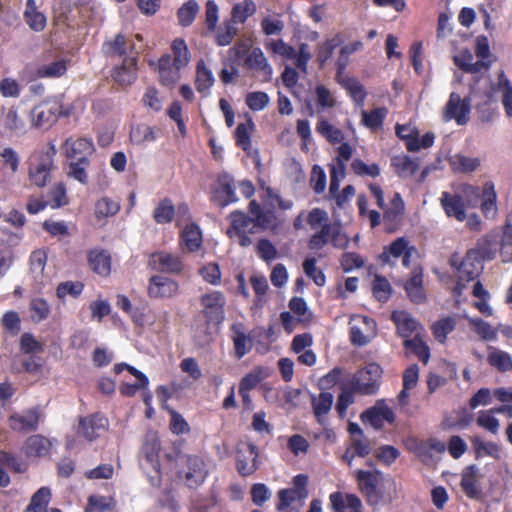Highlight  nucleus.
Returning <instances> with one entry per match:
<instances>
[{
    "label": "nucleus",
    "instance_id": "f257e3e1",
    "mask_svg": "<svg viewBox=\"0 0 512 512\" xmlns=\"http://www.w3.org/2000/svg\"><path fill=\"white\" fill-rule=\"evenodd\" d=\"M450 263L458 270V283L456 286L458 294H461L465 283L476 279L483 269L481 260L477 259V252L475 250H469L461 262H459L457 255H453Z\"/></svg>",
    "mask_w": 512,
    "mask_h": 512
},
{
    "label": "nucleus",
    "instance_id": "f03ea898",
    "mask_svg": "<svg viewBox=\"0 0 512 512\" xmlns=\"http://www.w3.org/2000/svg\"><path fill=\"white\" fill-rule=\"evenodd\" d=\"M320 230L315 232L309 240L310 249H321L328 242H331L337 248H345L349 239L342 233L340 224L325 223Z\"/></svg>",
    "mask_w": 512,
    "mask_h": 512
},
{
    "label": "nucleus",
    "instance_id": "7ed1b4c3",
    "mask_svg": "<svg viewBox=\"0 0 512 512\" xmlns=\"http://www.w3.org/2000/svg\"><path fill=\"white\" fill-rule=\"evenodd\" d=\"M381 374V367L376 363H370L355 373L351 381V387L361 394H374L378 389Z\"/></svg>",
    "mask_w": 512,
    "mask_h": 512
},
{
    "label": "nucleus",
    "instance_id": "20e7f679",
    "mask_svg": "<svg viewBox=\"0 0 512 512\" xmlns=\"http://www.w3.org/2000/svg\"><path fill=\"white\" fill-rule=\"evenodd\" d=\"M62 105L57 101H47L35 106L31 113V125L39 129H48L56 123L59 116L65 115Z\"/></svg>",
    "mask_w": 512,
    "mask_h": 512
},
{
    "label": "nucleus",
    "instance_id": "39448f33",
    "mask_svg": "<svg viewBox=\"0 0 512 512\" xmlns=\"http://www.w3.org/2000/svg\"><path fill=\"white\" fill-rule=\"evenodd\" d=\"M382 473L379 470L366 471L357 470L355 477L359 485V489L367 498V502L370 505H378L382 499L377 486L382 479Z\"/></svg>",
    "mask_w": 512,
    "mask_h": 512
},
{
    "label": "nucleus",
    "instance_id": "423d86ee",
    "mask_svg": "<svg viewBox=\"0 0 512 512\" xmlns=\"http://www.w3.org/2000/svg\"><path fill=\"white\" fill-rule=\"evenodd\" d=\"M470 111V99H462L458 94L452 92L443 109V120L445 122L455 120L458 125H465L469 120Z\"/></svg>",
    "mask_w": 512,
    "mask_h": 512
},
{
    "label": "nucleus",
    "instance_id": "0eeeda50",
    "mask_svg": "<svg viewBox=\"0 0 512 512\" xmlns=\"http://www.w3.org/2000/svg\"><path fill=\"white\" fill-rule=\"evenodd\" d=\"M376 334V323L367 316H353L350 321V338L356 346H365Z\"/></svg>",
    "mask_w": 512,
    "mask_h": 512
},
{
    "label": "nucleus",
    "instance_id": "6e6552de",
    "mask_svg": "<svg viewBox=\"0 0 512 512\" xmlns=\"http://www.w3.org/2000/svg\"><path fill=\"white\" fill-rule=\"evenodd\" d=\"M203 314L209 322L221 324L225 318L224 306L226 303L223 293L212 291L204 294L200 299Z\"/></svg>",
    "mask_w": 512,
    "mask_h": 512
},
{
    "label": "nucleus",
    "instance_id": "1a4fd4ad",
    "mask_svg": "<svg viewBox=\"0 0 512 512\" xmlns=\"http://www.w3.org/2000/svg\"><path fill=\"white\" fill-rule=\"evenodd\" d=\"M182 462L184 468L180 473L184 477L186 484L189 487L201 485L208 474L204 460L199 456H184Z\"/></svg>",
    "mask_w": 512,
    "mask_h": 512
},
{
    "label": "nucleus",
    "instance_id": "9d476101",
    "mask_svg": "<svg viewBox=\"0 0 512 512\" xmlns=\"http://www.w3.org/2000/svg\"><path fill=\"white\" fill-rule=\"evenodd\" d=\"M244 66L248 70H252L262 82H269L272 79L273 68L259 47L248 50L244 59Z\"/></svg>",
    "mask_w": 512,
    "mask_h": 512
},
{
    "label": "nucleus",
    "instance_id": "9b49d317",
    "mask_svg": "<svg viewBox=\"0 0 512 512\" xmlns=\"http://www.w3.org/2000/svg\"><path fill=\"white\" fill-rule=\"evenodd\" d=\"M148 265L153 270L167 274H180L184 269L182 259L178 255L167 251L152 253Z\"/></svg>",
    "mask_w": 512,
    "mask_h": 512
},
{
    "label": "nucleus",
    "instance_id": "f8f14e48",
    "mask_svg": "<svg viewBox=\"0 0 512 512\" xmlns=\"http://www.w3.org/2000/svg\"><path fill=\"white\" fill-rule=\"evenodd\" d=\"M54 168L53 153L40 154L36 162L31 163L29 178L37 187H44L51 180V171Z\"/></svg>",
    "mask_w": 512,
    "mask_h": 512
},
{
    "label": "nucleus",
    "instance_id": "ddd939ff",
    "mask_svg": "<svg viewBox=\"0 0 512 512\" xmlns=\"http://www.w3.org/2000/svg\"><path fill=\"white\" fill-rule=\"evenodd\" d=\"M257 447L252 443H242L236 452L237 470L242 476H249L257 470Z\"/></svg>",
    "mask_w": 512,
    "mask_h": 512
},
{
    "label": "nucleus",
    "instance_id": "4468645a",
    "mask_svg": "<svg viewBox=\"0 0 512 512\" xmlns=\"http://www.w3.org/2000/svg\"><path fill=\"white\" fill-rule=\"evenodd\" d=\"M65 156L70 161H89L95 148L91 140L87 138H68L62 146Z\"/></svg>",
    "mask_w": 512,
    "mask_h": 512
},
{
    "label": "nucleus",
    "instance_id": "2eb2a0df",
    "mask_svg": "<svg viewBox=\"0 0 512 512\" xmlns=\"http://www.w3.org/2000/svg\"><path fill=\"white\" fill-rule=\"evenodd\" d=\"M0 126L7 136H21L27 132L28 125L24 115L20 114L14 107L2 112Z\"/></svg>",
    "mask_w": 512,
    "mask_h": 512
},
{
    "label": "nucleus",
    "instance_id": "dca6fc26",
    "mask_svg": "<svg viewBox=\"0 0 512 512\" xmlns=\"http://www.w3.org/2000/svg\"><path fill=\"white\" fill-rule=\"evenodd\" d=\"M108 420L100 414L80 418L77 434L88 441H93L106 430Z\"/></svg>",
    "mask_w": 512,
    "mask_h": 512
},
{
    "label": "nucleus",
    "instance_id": "f3484780",
    "mask_svg": "<svg viewBox=\"0 0 512 512\" xmlns=\"http://www.w3.org/2000/svg\"><path fill=\"white\" fill-rule=\"evenodd\" d=\"M179 293V284L162 275L152 276L149 280L148 295L152 298H173Z\"/></svg>",
    "mask_w": 512,
    "mask_h": 512
},
{
    "label": "nucleus",
    "instance_id": "a211bd4d",
    "mask_svg": "<svg viewBox=\"0 0 512 512\" xmlns=\"http://www.w3.org/2000/svg\"><path fill=\"white\" fill-rule=\"evenodd\" d=\"M361 419L363 422L370 423L375 429H381L384 421L394 422L395 414L383 400H378L373 407L361 414Z\"/></svg>",
    "mask_w": 512,
    "mask_h": 512
},
{
    "label": "nucleus",
    "instance_id": "6ab92c4d",
    "mask_svg": "<svg viewBox=\"0 0 512 512\" xmlns=\"http://www.w3.org/2000/svg\"><path fill=\"white\" fill-rule=\"evenodd\" d=\"M112 77L122 87L131 85L137 77V57L134 54L125 57L122 64L114 68Z\"/></svg>",
    "mask_w": 512,
    "mask_h": 512
},
{
    "label": "nucleus",
    "instance_id": "aec40b11",
    "mask_svg": "<svg viewBox=\"0 0 512 512\" xmlns=\"http://www.w3.org/2000/svg\"><path fill=\"white\" fill-rule=\"evenodd\" d=\"M181 69L172 62L169 54L163 55L158 62V72L160 83L164 86L173 87L181 78Z\"/></svg>",
    "mask_w": 512,
    "mask_h": 512
},
{
    "label": "nucleus",
    "instance_id": "412c9836",
    "mask_svg": "<svg viewBox=\"0 0 512 512\" xmlns=\"http://www.w3.org/2000/svg\"><path fill=\"white\" fill-rule=\"evenodd\" d=\"M329 501L334 512H362V502L354 494L334 492L330 494Z\"/></svg>",
    "mask_w": 512,
    "mask_h": 512
},
{
    "label": "nucleus",
    "instance_id": "4be33fe9",
    "mask_svg": "<svg viewBox=\"0 0 512 512\" xmlns=\"http://www.w3.org/2000/svg\"><path fill=\"white\" fill-rule=\"evenodd\" d=\"M480 479L481 475L477 466L470 465L463 470L461 487L467 497L478 499L481 496V488L479 486Z\"/></svg>",
    "mask_w": 512,
    "mask_h": 512
},
{
    "label": "nucleus",
    "instance_id": "5701e85b",
    "mask_svg": "<svg viewBox=\"0 0 512 512\" xmlns=\"http://www.w3.org/2000/svg\"><path fill=\"white\" fill-rule=\"evenodd\" d=\"M440 200L447 216L454 217L460 222L466 219L465 206L467 204L462 196L443 192Z\"/></svg>",
    "mask_w": 512,
    "mask_h": 512
},
{
    "label": "nucleus",
    "instance_id": "b1692460",
    "mask_svg": "<svg viewBox=\"0 0 512 512\" xmlns=\"http://www.w3.org/2000/svg\"><path fill=\"white\" fill-rule=\"evenodd\" d=\"M213 199L220 207H225L238 200L235 194L234 181L229 175H223L219 178V186L214 193Z\"/></svg>",
    "mask_w": 512,
    "mask_h": 512
},
{
    "label": "nucleus",
    "instance_id": "393cba45",
    "mask_svg": "<svg viewBox=\"0 0 512 512\" xmlns=\"http://www.w3.org/2000/svg\"><path fill=\"white\" fill-rule=\"evenodd\" d=\"M195 73L196 90L204 96L208 95L216 81L212 69L207 65L204 59H200L196 63Z\"/></svg>",
    "mask_w": 512,
    "mask_h": 512
},
{
    "label": "nucleus",
    "instance_id": "a878e982",
    "mask_svg": "<svg viewBox=\"0 0 512 512\" xmlns=\"http://www.w3.org/2000/svg\"><path fill=\"white\" fill-rule=\"evenodd\" d=\"M231 226L227 230V234L231 239H234L236 234L239 233H258L255 228L254 219L248 217L242 212L235 211L230 214Z\"/></svg>",
    "mask_w": 512,
    "mask_h": 512
},
{
    "label": "nucleus",
    "instance_id": "bb28decb",
    "mask_svg": "<svg viewBox=\"0 0 512 512\" xmlns=\"http://www.w3.org/2000/svg\"><path fill=\"white\" fill-rule=\"evenodd\" d=\"M39 422V412L31 409L23 414H14L9 418L10 427L15 431H34Z\"/></svg>",
    "mask_w": 512,
    "mask_h": 512
},
{
    "label": "nucleus",
    "instance_id": "cd10ccee",
    "mask_svg": "<svg viewBox=\"0 0 512 512\" xmlns=\"http://www.w3.org/2000/svg\"><path fill=\"white\" fill-rule=\"evenodd\" d=\"M51 496V490L48 487H41L32 495L24 512H61L58 508H48Z\"/></svg>",
    "mask_w": 512,
    "mask_h": 512
},
{
    "label": "nucleus",
    "instance_id": "c85d7f7f",
    "mask_svg": "<svg viewBox=\"0 0 512 512\" xmlns=\"http://www.w3.org/2000/svg\"><path fill=\"white\" fill-rule=\"evenodd\" d=\"M231 332L236 356L238 358H242L250 351L252 347L251 339L247 336L243 323H234L231 326Z\"/></svg>",
    "mask_w": 512,
    "mask_h": 512
},
{
    "label": "nucleus",
    "instance_id": "c756f323",
    "mask_svg": "<svg viewBox=\"0 0 512 512\" xmlns=\"http://www.w3.org/2000/svg\"><path fill=\"white\" fill-rule=\"evenodd\" d=\"M492 91L502 93V104L505 113L508 117L512 118V84L504 71L499 72L497 82L492 85Z\"/></svg>",
    "mask_w": 512,
    "mask_h": 512
},
{
    "label": "nucleus",
    "instance_id": "7c9ffc66",
    "mask_svg": "<svg viewBox=\"0 0 512 512\" xmlns=\"http://www.w3.org/2000/svg\"><path fill=\"white\" fill-rule=\"evenodd\" d=\"M105 53L110 57L125 58L134 54L137 57V52H134L133 45H127L125 36L117 34L112 41H107L104 44Z\"/></svg>",
    "mask_w": 512,
    "mask_h": 512
},
{
    "label": "nucleus",
    "instance_id": "2f4dec72",
    "mask_svg": "<svg viewBox=\"0 0 512 512\" xmlns=\"http://www.w3.org/2000/svg\"><path fill=\"white\" fill-rule=\"evenodd\" d=\"M405 290L414 303H422L425 300V292L422 287V269L414 267L410 279L405 284Z\"/></svg>",
    "mask_w": 512,
    "mask_h": 512
},
{
    "label": "nucleus",
    "instance_id": "473e14b6",
    "mask_svg": "<svg viewBox=\"0 0 512 512\" xmlns=\"http://www.w3.org/2000/svg\"><path fill=\"white\" fill-rule=\"evenodd\" d=\"M334 402V397L330 392H322L317 397H312V408L317 421L321 425L326 424V416L330 412Z\"/></svg>",
    "mask_w": 512,
    "mask_h": 512
},
{
    "label": "nucleus",
    "instance_id": "72a5a7b5",
    "mask_svg": "<svg viewBox=\"0 0 512 512\" xmlns=\"http://www.w3.org/2000/svg\"><path fill=\"white\" fill-rule=\"evenodd\" d=\"M24 18L28 26L36 32L46 27V17L38 10L35 0H27Z\"/></svg>",
    "mask_w": 512,
    "mask_h": 512
},
{
    "label": "nucleus",
    "instance_id": "f704fd0d",
    "mask_svg": "<svg viewBox=\"0 0 512 512\" xmlns=\"http://www.w3.org/2000/svg\"><path fill=\"white\" fill-rule=\"evenodd\" d=\"M90 268L101 276L111 272V257L106 251H92L88 257Z\"/></svg>",
    "mask_w": 512,
    "mask_h": 512
},
{
    "label": "nucleus",
    "instance_id": "c9c22d12",
    "mask_svg": "<svg viewBox=\"0 0 512 512\" xmlns=\"http://www.w3.org/2000/svg\"><path fill=\"white\" fill-rule=\"evenodd\" d=\"M50 448L51 442L41 435H33L25 443V451L28 456H45L49 453Z\"/></svg>",
    "mask_w": 512,
    "mask_h": 512
},
{
    "label": "nucleus",
    "instance_id": "e433bc0d",
    "mask_svg": "<svg viewBox=\"0 0 512 512\" xmlns=\"http://www.w3.org/2000/svg\"><path fill=\"white\" fill-rule=\"evenodd\" d=\"M487 360L491 366L495 367L500 372L512 371V357L503 350L490 347Z\"/></svg>",
    "mask_w": 512,
    "mask_h": 512
},
{
    "label": "nucleus",
    "instance_id": "4c0bfd02",
    "mask_svg": "<svg viewBox=\"0 0 512 512\" xmlns=\"http://www.w3.org/2000/svg\"><path fill=\"white\" fill-rule=\"evenodd\" d=\"M391 164L397 175L402 178L411 177L418 169V163L407 155H398L393 157Z\"/></svg>",
    "mask_w": 512,
    "mask_h": 512
},
{
    "label": "nucleus",
    "instance_id": "58836bf2",
    "mask_svg": "<svg viewBox=\"0 0 512 512\" xmlns=\"http://www.w3.org/2000/svg\"><path fill=\"white\" fill-rule=\"evenodd\" d=\"M182 242L190 252L197 251L202 244L200 228L195 224L187 225L181 235Z\"/></svg>",
    "mask_w": 512,
    "mask_h": 512
},
{
    "label": "nucleus",
    "instance_id": "ea45409f",
    "mask_svg": "<svg viewBox=\"0 0 512 512\" xmlns=\"http://www.w3.org/2000/svg\"><path fill=\"white\" fill-rule=\"evenodd\" d=\"M257 7L253 0H244L235 4L231 11L234 23H244L249 17L256 13Z\"/></svg>",
    "mask_w": 512,
    "mask_h": 512
},
{
    "label": "nucleus",
    "instance_id": "a19ab883",
    "mask_svg": "<svg viewBox=\"0 0 512 512\" xmlns=\"http://www.w3.org/2000/svg\"><path fill=\"white\" fill-rule=\"evenodd\" d=\"M388 114V110L385 107H378L368 112L363 110L362 123L369 129L375 131L382 127L383 121Z\"/></svg>",
    "mask_w": 512,
    "mask_h": 512
},
{
    "label": "nucleus",
    "instance_id": "79ce46f5",
    "mask_svg": "<svg viewBox=\"0 0 512 512\" xmlns=\"http://www.w3.org/2000/svg\"><path fill=\"white\" fill-rule=\"evenodd\" d=\"M482 203L481 210L486 217H494L497 211L496 207V193L492 183H486L482 190Z\"/></svg>",
    "mask_w": 512,
    "mask_h": 512
},
{
    "label": "nucleus",
    "instance_id": "37998d69",
    "mask_svg": "<svg viewBox=\"0 0 512 512\" xmlns=\"http://www.w3.org/2000/svg\"><path fill=\"white\" fill-rule=\"evenodd\" d=\"M392 317L396 322L398 331L402 337L408 338L417 331L419 324L408 314L404 312L393 313Z\"/></svg>",
    "mask_w": 512,
    "mask_h": 512
},
{
    "label": "nucleus",
    "instance_id": "c03bdc74",
    "mask_svg": "<svg viewBox=\"0 0 512 512\" xmlns=\"http://www.w3.org/2000/svg\"><path fill=\"white\" fill-rule=\"evenodd\" d=\"M156 138L157 136L154 128L146 124H139L135 127H132L130 131V139L137 145L153 142L156 140Z\"/></svg>",
    "mask_w": 512,
    "mask_h": 512
},
{
    "label": "nucleus",
    "instance_id": "a18cd8bd",
    "mask_svg": "<svg viewBox=\"0 0 512 512\" xmlns=\"http://www.w3.org/2000/svg\"><path fill=\"white\" fill-rule=\"evenodd\" d=\"M120 210V202L109 197L99 199L95 204V216L98 219L112 217Z\"/></svg>",
    "mask_w": 512,
    "mask_h": 512
},
{
    "label": "nucleus",
    "instance_id": "49530a36",
    "mask_svg": "<svg viewBox=\"0 0 512 512\" xmlns=\"http://www.w3.org/2000/svg\"><path fill=\"white\" fill-rule=\"evenodd\" d=\"M412 246L413 245L410 244V241L406 237H399L385 248L382 258L384 262L389 263L390 257L399 258Z\"/></svg>",
    "mask_w": 512,
    "mask_h": 512
},
{
    "label": "nucleus",
    "instance_id": "de8ad7c7",
    "mask_svg": "<svg viewBox=\"0 0 512 512\" xmlns=\"http://www.w3.org/2000/svg\"><path fill=\"white\" fill-rule=\"evenodd\" d=\"M450 164L453 170L467 173L476 170L480 166V160L475 157L456 154L451 157Z\"/></svg>",
    "mask_w": 512,
    "mask_h": 512
},
{
    "label": "nucleus",
    "instance_id": "09e8293b",
    "mask_svg": "<svg viewBox=\"0 0 512 512\" xmlns=\"http://www.w3.org/2000/svg\"><path fill=\"white\" fill-rule=\"evenodd\" d=\"M477 252V259L479 260H492L496 256V240L490 235H486L478 240L477 248L474 249Z\"/></svg>",
    "mask_w": 512,
    "mask_h": 512
},
{
    "label": "nucleus",
    "instance_id": "8fccbe9b",
    "mask_svg": "<svg viewBox=\"0 0 512 512\" xmlns=\"http://www.w3.org/2000/svg\"><path fill=\"white\" fill-rule=\"evenodd\" d=\"M404 345L407 349L415 353L424 364L428 363L430 358L429 347L419 336L418 332L413 338L406 339Z\"/></svg>",
    "mask_w": 512,
    "mask_h": 512
},
{
    "label": "nucleus",
    "instance_id": "3c124183",
    "mask_svg": "<svg viewBox=\"0 0 512 512\" xmlns=\"http://www.w3.org/2000/svg\"><path fill=\"white\" fill-rule=\"evenodd\" d=\"M255 125L251 118L246 123H240L235 130L236 144L244 151H248L251 147V131Z\"/></svg>",
    "mask_w": 512,
    "mask_h": 512
},
{
    "label": "nucleus",
    "instance_id": "603ef678",
    "mask_svg": "<svg viewBox=\"0 0 512 512\" xmlns=\"http://www.w3.org/2000/svg\"><path fill=\"white\" fill-rule=\"evenodd\" d=\"M173 52L172 62L178 67H186L190 62L188 47L183 39H175L171 46Z\"/></svg>",
    "mask_w": 512,
    "mask_h": 512
},
{
    "label": "nucleus",
    "instance_id": "864d4df0",
    "mask_svg": "<svg viewBox=\"0 0 512 512\" xmlns=\"http://www.w3.org/2000/svg\"><path fill=\"white\" fill-rule=\"evenodd\" d=\"M115 506L112 497L92 495L88 498L85 512H104L113 509Z\"/></svg>",
    "mask_w": 512,
    "mask_h": 512
},
{
    "label": "nucleus",
    "instance_id": "5fc2aeb1",
    "mask_svg": "<svg viewBox=\"0 0 512 512\" xmlns=\"http://www.w3.org/2000/svg\"><path fill=\"white\" fill-rule=\"evenodd\" d=\"M316 130L319 134H321L333 144L340 143L344 138L340 129L336 128L324 119L319 120L316 126Z\"/></svg>",
    "mask_w": 512,
    "mask_h": 512
},
{
    "label": "nucleus",
    "instance_id": "6e6d98bb",
    "mask_svg": "<svg viewBox=\"0 0 512 512\" xmlns=\"http://www.w3.org/2000/svg\"><path fill=\"white\" fill-rule=\"evenodd\" d=\"M469 324L475 328V332L484 340L492 341L497 337V330L492 328V326L480 319V318H472L466 317Z\"/></svg>",
    "mask_w": 512,
    "mask_h": 512
},
{
    "label": "nucleus",
    "instance_id": "4d7b16f0",
    "mask_svg": "<svg viewBox=\"0 0 512 512\" xmlns=\"http://www.w3.org/2000/svg\"><path fill=\"white\" fill-rule=\"evenodd\" d=\"M198 12L199 5L195 0L184 3L177 13L180 25L184 27L191 25Z\"/></svg>",
    "mask_w": 512,
    "mask_h": 512
},
{
    "label": "nucleus",
    "instance_id": "13d9d810",
    "mask_svg": "<svg viewBox=\"0 0 512 512\" xmlns=\"http://www.w3.org/2000/svg\"><path fill=\"white\" fill-rule=\"evenodd\" d=\"M455 326L456 321L453 317L440 319L432 327L433 334L440 343H444L447 335L454 330Z\"/></svg>",
    "mask_w": 512,
    "mask_h": 512
},
{
    "label": "nucleus",
    "instance_id": "bf43d9fd",
    "mask_svg": "<svg viewBox=\"0 0 512 512\" xmlns=\"http://www.w3.org/2000/svg\"><path fill=\"white\" fill-rule=\"evenodd\" d=\"M253 219L255 228L258 230V232L260 230L274 229L280 224V221L272 210L259 211L256 218Z\"/></svg>",
    "mask_w": 512,
    "mask_h": 512
},
{
    "label": "nucleus",
    "instance_id": "052dcab7",
    "mask_svg": "<svg viewBox=\"0 0 512 512\" xmlns=\"http://www.w3.org/2000/svg\"><path fill=\"white\" fill-rule=\"evenodd\" d=\"M472 443L478 457L491 456L494 458H499L500 446L498 444L494 442H485L479 437H474Z\"/></svg>",
    "mask_w": 512,
    "mask_h": 512
},
{
    "label": "nucleus",
    "instance_id": "680f3d73",
    "mask_svg": "<svg viewBox=\"0 0 512 512\" xmlns=\"http://www.w3.org/2000/svg\"><path fill=\"white\" fill-rule=\"evenodd\" d=\"M265 47L272 53L280 55L286 59H293L296 57V50L282 39L268 40L265 42Z\"/></svg>",
    "mask_w": 512,
    "mask_h": 512
},
{
    "label": "nucleus",
    "instance_id": "e2e57ef3",
    "mask_svg": "<svg viewBox=\"0 0 512 512\" xmlns=\"http://www.w3.org/2000/svg\"><path fill=\"white\" fill-rule=\"evenodd\" d=\"M405 205L399 193H395L389 205L383 209L384 219L396 221L404 213Z\"/></svg>",
    "mask_w": 512,
    "mask_h": 512
},
{
    "label": "nucleus",
    "instance_id": "0e129e2a",
    "mask_svg": "<svg viewBox=\"0 0 512 512\" xmlns=\"http://www.w3.org/2000/svg\"><path fill=\"white\" fill-rule=\"evenodd\" d=\"M67 70L64 60H58L49 64H44L37 69V75L41 78H54L62 76Z\"/></svg>",
    "mask_w": 512,
    "mask_h": 512
},
{
    "label": "nucleus",
    "instance_id": "69168bd1",
    "mask_svg": "<svg viewBox=\"0 0 512 512\" xmlns=\"http://www.w3.org/2000/svg\"><path fill=\"white\" fill-rule=\"evenodd\" d=\"M494 412L490 410H482L478 413L477 424L491 432L497 434L499 431L500 423L499 420L494 416Z\"/></svg>",
    "mask_w": 512,
    "mask_h": 512
},
{
    "label": "nucleus",
    "instance_id": "338daca9",
    "mask_svg": "<svg viewBox=\"0 0 512 512\" xmlns=\"http://www.w3.org/2000/svg\"><path fill=\"white\" fill-rule=\"evenodd\" d=\"M500 254L503 262H512V224L508 222L503 228Z\"/></svg>",
    "mask_w": 512,
    "mask_h": 512
},
{
    "label": "nucleus",
    "instance_id": "774afa93",
    "mask_svg": "<svg viewBox=\"0 0 512 512\" xmlns=\"http://www.w3.org/2000/svg\"><path fill=\"white\" fill-rule=\"evenodd\" d=\"M238 34V28L235 23L230 20L224 23V26L218 29L216 34V42L219 46H228Z\"/></svg>",
    "mask_w": 512,
    "mask_h": 512
}]
</instances>
